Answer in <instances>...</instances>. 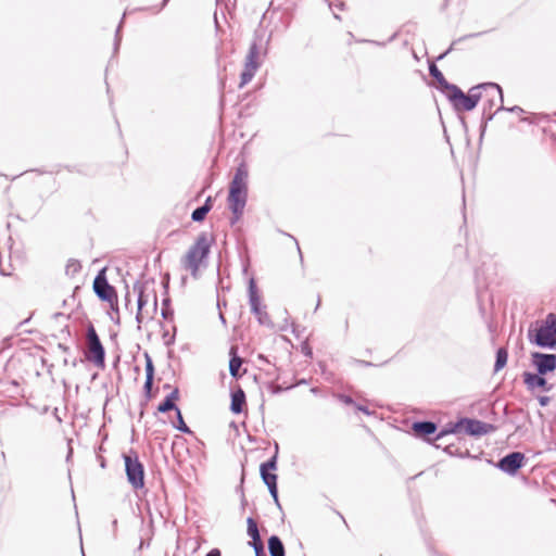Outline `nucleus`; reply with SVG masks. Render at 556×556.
<instances>
[{"label":"nucleus","instance_id":"nucleus-40","mask_svg":"<svg viewBox=\"0 0 556 556\" xmlns=\"http://www.w3.org/2000/svg\"><path fill=\"white\" fill-rule=\"evenodd\" d=\"M162 315H163V317H164V318H167V316H168V311H167L166 308H163V309H162Z\"/></svg>","mask_w":556,"mask_h":556},{"label":"nucleus","instance_id":"nucleus-15","mask_svg":"<svg viewBox=\"0 0 556 556\" xmlns=\"http://www.w3.org/2000/svg\"><path fill=\"white\" fill-rule=\"evenodd\" d=\"M263 482L267 485L274 501L279 504L278 489H277V475L270 471H260Z\"/></svg>","mask_w":556,"mask_h":556},{"label":"nucleus","instance_id":"nucleus-37","mask_svg":"<svg viewBox=\"0 0 556 556\" xmlns=\"http://www.w3.org/2000/svg\"><path fill=\"white\" fill-rule=\"evenodd\" d=\"M356 408H357V410L363 412L364 414H367V415L371 414V412L366 406L356 405Z\"/></svg>","mask_w":556,"mask_h":556},{"label":"nucleus","instance_id":"nucleus-2","mask_svg":"<svg viewBox=\"0 0 556 556\" xmlns=\"http://www.w3.org/2000/svg\"><path fill=\"white\" fill-rule=\"evenodd\" d=\"M214 241L211 233L203 231L201 232L195 242L189 248L186 255L181 258L182 267L190 271L192 277H198V271L203 261L207 258L212 242Z\"/></svg>","mask_w":556,"mask_h":556},{"label":"nucleus","instance_id":"nucleus-39","mask_svg":"<svg viewBox=\"0 0 556 556\" xmlns=\"http://www.w3.org/2000/svg\"><path fill=\"white\" fill-rule=\"evenodd\" d=\"M142 318H143V316H142V311H138V312H137V315H136V320H137V323H138V324H141V323H142Z\"/></svg>","mask_w":556,"mask_h":556},{"label":"nucleus","instance_id":"nucleus-32","mask_svg":"<svg viewBox=\"0 0 556 556\" xmlns=\"http://www.w3.org/2000/svg\"><path fill=\"white\" fill-rule=\"evenodd\" d=\"M251 545L253 546L256 556H265L264 555V545H263V543L261 541V538H258V541H253L252 540Z\"/></svg>","mask_w":556,"mask_h":556},{"label":"nucleus","instance_id":"nucleus-5","mask_svg":"<svg viewBox=\"0 0 556 556\" xmlns=\"http://www.w3.org/2000/svg\"><path fill=\"white\" fill-rule=\"evenodd\" d=\"M125 471L128 482L134 489H141L144 485V468L136 452L124 454Z\"/></svg>","mask_w":556,"mask_h":556},{"label":"nucleus","instance_id":"nucleus-7","mask_svg":"<svg viewBox=\"0 0 556 556\" xmlns=\"http://www.w3.org/2000/svg\"><path fill=\"white\" fill-rule=\"evenodd\" d=\"M260 55V48L256 42H253L249 49V52L245 58L244 70L241 73V80L239 84L240 88H243L247 84H249L254 77L257 68L260 67V63L257 61Z\"/></svg>","mask_w":556,"mask_h":556},{"label":"nucleus","instance_id":"nucleus-11","mask_svg":"<svg viewBox=\"0 0 556 556\" xmlns=\"http://www.w3.org/2000/svg\"><path fill=\"white\" fill-rule=\"evenodd\" d=\"M248 192L229 191L228 204L235 218L231 222L235 224L243 214V210L247 203Z\"/></svg>","mask_w":556,"mask_h":556},{"label":"nucleus","instance_id":"nucleus-29","mask_svg":"<svg viewBox=\"0 0 556 556\" xmlns=\"http://www.w3.org/2000/svg\"><path fill=\"white\" fill-rule=\"evenodd\" d=\"M176 414H177V425L175 427L184 433H191L190 428L184 421L180 409H177Z\"/></svg>","mask_w":556,"mask_h":556},{"label":"nucleus","instance_id":"nucleus-19","mask_svg":"<svg viewBox=\"0 0 556 556\" xmlns=\"http://www.w3.org/2000/svg\"><path fill=\"white\" fill-rule=\"evenodd\" d=\"M412 429L418 435H429L435 432L437 425L432 421H416L413 424Z\"/></svg>","mask_w":556,"mask_h":556},{"label":"nucleus","instance_id":"nucleus-34","mask_svg":"<svg viewBox=\"0 0 556 556\" xmlns=\"http://www.w3.org/2000/svg\"><path fill=\"white\" fill-rule=\"evenodd\" d=\"M121 27H122V23L119 24V26H118V28L116 30V35H115V43H114L115 51L118 49L119 42H121V37H119Z\"/></svg>","mask_w":556,"mask_h":556},{"label":"nucleus","instance_id":"nucleus-4","mask_svg":"<svg viewBox=\"0 0 556 556\" xmlns=\"http://www.w3.org/2000/svg\"><path fill=\"white\" fill-rule=\"evenodd\" d=\"M528 339L540 348L554 349L556 346V314L549 313L538 329L534 331L530 329Z\"/></svg>","mask_w":556,"mask_h":556},{"label":"nucleus","instance_id":"nucleus-8","mask_svg":"<svg viewBox=\"0 0 556 556\" xmlns=\"http://www.w3.org/2000/svg\"><path fill=\"white\" fill-rule=\"evenodd\" d=\"M93 290L99 299L113 302L116 299L115 289L108 282L104 270H101L93 280Z\"/></svg>","mask_w":556,"mask_h":556},{"label":"nucleus","instance_id":"nucleus-36","mask_svg":"<svg viewBox=\"0 0 556 556\" xmlns=\"http://www.w3.org/2000/svg\"><path fill=\"white\" fill-rule=\"evenodd\" d=\"M539 403L541 406H546L549 403V397L548 396H540Z\"/></svg>","mask_w":556,"mask_h":556},{"label":"nucleus","instance_id":"nucleus-26","mask_svg":"<svg viewBox=\"0 0 556 556\" xmlns=\"http://www.w3.org/2000/svg\"><path fill=\"white\" fill-rule=\"evenodd\" d=\"M252 314H254L257 318V321L261 324V325H264V326H270L271 325V321H270V318L266 312V307L265 306H261V307H257L256 311H251Z\"/></svg>","mask_w":556,"mask_h":556},{"label":"nucleus","instance_id":"nucleus-10","mask_svg":"<svg viewBox=\"0 0 556 556\" xmlns=\"http://www.w3.org/2000/svg\"><path fill=\"white\" fill-rule=\"evenodd\" d=\"M532 363L539 375H546L556 369V355L540 352L532 353Z\"/></svg>","mask_w":556,"mask_h":556},{"label":"nucleus","instance_id":"nucleus-30","mask_svg":"<svg viewBox=\"0 0 556 556\" xmlns=\"http://www.w3.org/2000/svg\"><path fill=\"white\" fill-rule=\"evenodd\" d=\"M479 35H480V33H478V34H470V35H467V36H464V37H460V38H458V39L454 40V41L452 42L451 47H450V48H448L444 53H442V54L438 58V60L443 59V58H444L448 52H451V51L454 49V47H455L458 42H460V41H463L464 39H467V38L477 37V36H479Z\"/></svg>","mask_w":556,"mask_h":556},{"label":"nucleus","instance_id":"nucleus-20","mask_svg":"<svg viewBox=\"0 0 556 556\" xmlns=\"http://www.w3.org/2000/svg\"><path fill=\"white\" fill-rule=\"evenodd\" d=\"M178 395H179L178 389H175L174 391H172L165 397V400L159 405V407H157L159 412L166 413L172 409H175L177 412V409H179V408L176 406L175 401L178 399Z\"/></svg>","mask_w":556,"mask_h":556},{"label":"nucleus","instance_id":"nucleus-6","mask_svg":"<svg viewBox=\"0 0 556 556\" xmlns=\"http://www.w3.org/2000/svg\"><path fill=\"white\" fill-rule=\"evenodd\" d=\"M86 340V357L98 367H104L105 351L92 325H90L87 329Z\"/></svg>","mask_w":556,"mask_h":556},{"label":"nucleus","instance_id":"nucleus-42","mask_svg":"<svg viewBox=\"0 0 556 556\" xmlns=\"http://www.w3.org/2000/svg\"><path fill=\"white\" fill-rule=\"evenodd\" d=\"M153 300H154L153 306H154V309H156L157 299H156L155 294L153 295Z\"/></svg>","mask_w":556,"mask_h":556},{"label":"nucleus","instance_id":"nucleus-14","mask_svg":"<svg viewBox=\"0 0 556 556\" xmlns=\"http://www.w3.org/2000/svg\"><path fill=\"white\" fill-rule=\"evenodd\" d=\"M429 73L437 80V83L439 84V87L445 93V96H447V93H450L456 87V85L450 84L445 79V77L443 76L441 71L437 67L435 64H430Z\"/></svg>","mask_w":556,"mask_h":556},{"label":"nucleus","instance_id":"nucleus-44","mask_svg":"<svg viewBox=\"0 0 556 556\" xmlns=\"http://www.w3.org/2000/svg\"><path fill=\"white\" fill-rule=\"evenodd\" d=\"M312 392H313V393H317V388H313V389H312Z\"/></svg>","mask_w":556,"mask_h":556},{"label":"nucleus","instance_id":"nucleus-18","mask_svg":"<svg viewBox=\"0 0 556 556\" xmlns=\"http://www.w3.org/2000/svg\"><path fill=\"white\" fill-rule=\"evenodd\" d=\"M248 293L251 311H256L257 307L262 306V303L254 278L249 280Z\"/></svg>","mask_w":556,"mask_h":556},{"label":"nucleus","instance_id":"nucleus-1","mask_svg":"<svg viewBox=\"0 0 556 556\" xmlns=\"http://www.w3.org/2000/svg\"><path fill=\"white\" fill-rule=\"evenodd\" d=\"M479 89H483L486 92L490 108L494 104L495 98H498L500 102H503L502 88L495 83H484L472 87L468 94L464 93V91L456 86L450 93H447L446 98L457 112L471 111L477 106L481 99V93L478 92Z\"/></svg>","mask_w":556,"mask_h":556},{"label":"nucleus","instance_id":"nucleus-27","mask_svg":"<svg viewBox=\"0 0 556 556\" xmlns=\"http://www.w3.org/2000/svg\"><path fill=\"white\" fill-rule=\"evenodd\" d=\"M134 289L136 291H138V301H137V306H138V311H142L143 307L147 305L148 303V295L146 294L144 292V288L142 285H139V283H136L134 286Z\"/></svg>","mask_w":556,"mask_h":556},{"label":"nucleus","instance_id":"nucleus-43","mask_svg":"<svg viewBox=\"0 0 556 556\" xmlns=\"http://www.w3.org/2000/svg\"><path fill=\"white\" fill-rule=\"evenodd\" d=\"M219 318H220L222 323L225 325L226 324V319H225L223 314H219Z\"/></svg>","mask_w":556,"mask_h":556},{"label":"nucleus","instance_id":"nucleus-28","mask_svg":"<svg viewBox=\"0 0 556 556\" xmlns=\"http://www.w3.org/2000/svg\"><path fill=\"white\" fill-rule=\"evenodd\" d=\"M247 523H248L249 536H251V539L253 541H258V538H261V536H260L258 528H257L255 520L253 518L249 517L247 520Z\"/></svg>","mask_w":556,"mask_h":556},{"label":"nucleus","instance_id":"nucleus-45","mask_svg":"<svg viewBox=\"0 0 556 556\" xmlns=\"http://www.w3.org/2000/svg\"><path fill=\"white\" fill-rule=\"evenodd\" d=\"M333 15H334L336 18H340L339 15L336 12H333Z\"/></svg>","mask_w":556,"mask_h":556},{"label":"nucleus","instance_id":"nucleus-31","mask_svg":"<svg viewBox=\"0 0 556 556\" xmlns=\"http://www.w3.org/2000/svg\"><path fill=\"white\" fill-rule=\"evenodd\" d=\"M81 266L79 264L78 261L76 260H71L68 261L67 265H66V274H76L80 270Z\"/></svg>","mask_w":556,"mask_h":556},{"label":"nucleus","instance_id":"nucleus-41","mask_svg":"<svg viewBox=\"0 0 556 556\" xmlns=\"http://www.w3.org/2000/svg\"><path fill=\"white\" fill-rule=\"evenodd\" d=\"M339 10H343L344 9V3L343 2H340L339 4L336 5Z\"/></svg>","mask_w":556,"mask_h":556},{"label":"nucleus","instance_id":"nucleus-12","mask_svg":"<svg viewBox=\"0 0 556 556\" xmlns=\"http://www.w3.org/2000/svg\"><path fill=\"white\" fill-rule=\"evenodd\" d=\"M249 172L244 164L237 167L229 191L248 192Z\"/></svg>","mask_w":556,"mask_h":556},{"label":"nucleus","instance_id":"nucleus-24","mask_svg":"<svg viewBox=\"0 0 556 556\" xmlns=\"http://www.w3.org/2000/svg\"><path fill=\"white\" fill-rule=\"evenodd\" d=\"M278 451V443H275V454L267 462L261 464L260 471H270L277 469Z\"/></svg>","mask_w":556,"mask_h":556},{"label":"nucleus","instance_id":"nucleus-23","mask_svg":"<svg viewBox=\"0 0 556 556\" xmlns=\"http://www.w3.org/2000/svg\"><path fill=\"white\" fill-rule=\"evenodd\" d=\"M146 382H144V390L147 393H150L153 384V375H154V367L151 357L146 354Z\"/></svg>","mask_w":556,"mask_h":556},{"label":"nucleus","instance_id":"nucleus-16","mask_svg":"<svg viewBox=\"0 0 556 556\" xmlns=\"http://www.w3.org/2000/svg\"><path fill=\"white\" fill-rule=\"evenodd\" d=\"M245 405V394L241 388H238L231 393L230 409L233 414H240Z\"/></svg>","mask_w":556,"mask_h":556},{"label":"nucleus","instance_id":"nucleus-22","mask_svg":"<svg viewBox=\"0 0 556 556\" xmlns=\"http://www.w3.org/2000/svg\"><path fill=\"white\" fill-rule=\"evenodd\" d=\"M212 208V198L208 197L204 204L199 206L198 208H195L192 214H191V218L193 222H202L206 214L211 211Z\"/></svg>","mask_w":556,"mask_h":556},{"label":"nucleus","instance_id":"nucleus-3","mask_svg":"<svg viewBox=\"0 0 556 556\" xmlns=\"http://www.w3.org/2000/svg\"><path fill=\"white\" fill-rule=\"evenodd\" d=\"M495 426L478 419L460 418L456 422H450L446 427L437 435V440H440L445 434L465 432L468 435L481 437L495 431Z\"/></svg>","mask_w":556,"mask_h":556},{"label":"nucleus","instance_id":"nucleus-9","mask_svg":"<svg viewBox=\"0 0 556 556\" xmlns=\"http://www.w3.org/2000/svg\"><path fill=\"white\" fill-rule=\"evenodd\" d=\"M525 455L521 452H511L500 459L497 467L508 473L515 475L523 466Z\"/></svg>","mask_w":556,"mask_h":556},{"label":"nucleus","instance_id":"nucleus-35","mask_svg":"<svg viewBox=\"0 0 556 556\" xmlns=\"http://www.w3.org/2000/svg\"><path fill=\"white\" fill-rule=\"evenodd\" d=\"M498 110H507V111H510V112H514V113L522 112V109H521V108H519V106H513V108H510V109H505V108L503 106V102H501V106L497 109V111H498Z\"/></svg>","mask_w":556,"mask_h":556},{"label":"nucleus","instance_id":"nucleus-38","mask_svg":"<svg viewBox=\"0 0 556 556\" xmlns=\"http://www.w3.org/2000/svg\"><path fill=\"white\" fill-rule=\"evenodd\" d=\"M205 556H220V551L217 548H213Z\"/></svg>","mask_w":556,"mask_h":556},{"label":"nucleus","instance_id":"nucleus-21","mask_svg":"<svg viewBox=\"0 0 556 556\" xmlns=\"http://www.w3.org/2000/svg\"><path fill=\"white\" fill-rule=\"evenodd\" d=\"M268 551L270 556H285V546L282 541L277 535H271L268 539Z\"/></svg>","mask_w":556,"mask_h":556},{"label":"nucleus","instance_id":"nucleus-17","mask_svg":"<svg viewBox=\"0 0 556 556\" xmlns=\"http://www.w3.org/2000/svg\"><path fill=\"white\" fill-rule=\"evenodd\" d=\"M237 350H238V348L232 345L229 351V355H230L229 372H230L231 377H233V378L240 377L239 370L243 363L242 358L240 356H238Z\"/></svg>","mask_w":556,"mask_h":556},{"label":"nucleus","instance_id":"nucleus-25","mask_svg":"<svg viewBox=\"0 0 556 556\" xmlns=\"http://www.w3.org/2000/svg\"><path fill=\"white\" fill-rule=\"evenodd\" d=\"M508 358V353L506 349L500 348L496 352V359L494 364V371H500L502 368L505 367Z\"/></svg>","mask_w":556,"mask_h":556},{"label":"nucleus","instance_id":"nucleus-33","mask_svg":"<svg viewBox=\"0 0 556 556\" xmlns=\"http://www.w3.org/2000/svg\"><path fill=\"white\" fill-rule=\"evenodd\" d=\"M338 399H339L341 402H343L344 404H346V405H352V404H354L353 399H352L351 396H349V395H345V394H339V395H338Z\"/></svg>","mask_w":556,"mask_h":556},{"label":"nucleus","instance_id":"nucleus-13","mask_svg":"<svg viewBox=\"0 0 556 556\" xmlns=\"http://www.w3.org/2000/svg\"><path fill=\"white\" fill-rule=\"evenodd\" d=\"M542 376L543 375L525 371L522 374L523 383L527 386L529 390H533L534 388H541L545 391H549L552 389V386L548 384L547 380Z\"/></svg>","mask_w":556,"mask_h":556}]
</instances>
